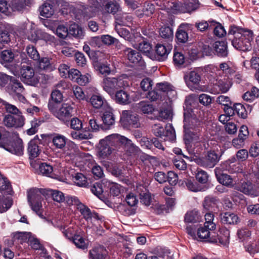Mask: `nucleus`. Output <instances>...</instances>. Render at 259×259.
Masks as SVG:
<instances>
[{"instance_id":"55","label":"nucleus","mask_w":259,"mask_h":259,"mask_svg":"<svg viewBox=\"0 0 259 259\" xmlns=\"http://www.w3.org/2000/svg\"><path fill=\"white\" fill-rule=\"evenodd\" d=\"M14 59V54L11 50H6L1 53V60L3 62H11Z\"/></svg>"},{"instance_id":"49","label":"nucleus","mask_w":259,"mask_h":259,"mask_svg":"<svg viewBox=\"0 0 259 259\" xmlns=\"http://www.w3.org/2000/svg\"><path fill=\"white\" fill-rule=\"evenodd\" d=\"M77 209L87 221L91 219L93 217L90 209L83 203L80 204Z\"/></svg>"},{"instance_id":"52","label":"nucleus","mask_w":259,"mask_h":259,"mask_svg":"<svg viewBox=\"0 0 259 259\" xmlns=\"http://www.w3.org/2000/svg\"><path fill=\"white\" fill-rule=\"evenodd\" d=\"M258 96L259 90L255 87H252L250 91H248L243 95V98L246 101H251Z\"/></svg>"},{"instance_id":"10","label":"nucleus","mask_w":259,"mask_h":259,"mask_svg":"<svg viewBox=\"0 0 259 259\" xmlns=\"http://www.w3.org/2000/svg\"><path fill=\"white\" fill-rule=\"evenodd\" d=\"M25 118L22 115H6L3 120L4 124L8 127L19 128L24 124Z\"/></svg>"},{"instance_id":"35","label":"nucleus","mask_w":259,"mask_h":259,"mask_svg":"<svg viewBox=\"0 0 259 259\" xmlns=\"http://www.w3.org/2000/svg\"><path fill=\"white\" fill-rule=\"evenodd\" d=\"M54 10L52 4L49 2L45 3L40 7V14L41 16L46 17L50 18L54 14Z\"/></svg>"},{"instance_id":"31","label":"nucleus","mask_w":259,"mask_h":259,"mask_svg":"<svg viewBox=\"0 0 259 259\" xmlns=\"http://www.w3.org/2000/svg\"><path fill=\"white\" fill-rule=\"evenodd\" d=\"M67 138L61 135L54 134L52 138V143L57 149L63 150L66 146Z\"/></svg>"},{"instance_id":"19","label":"nucleus","mask_w":259,"mask_h":259,"mask_svg":"<svg viewBox=\"0 0 259 259\" xmlns=\"http://www.w3.org/2000/svg\"><path fill=\"white\" fill-rule=\"evenodd\" d=\"M221 222L226 225H236L239 222L238 215L231 212H225L220 214Z\"/></svg>"},{"instance_id":"51","label":"nucleus","mask_w":259,"mask_h":259,"mask_svg":"<svg viewBox=\"0 0 259 259\" xmlns=\"http://www.w3.org/2000/svg\"><path fill=\"white\" fill-rule=\"evenodd\" d=\"M205 222L204 225L206 227H209L211 231H214L216 228L215 223L214 222V215L211 213H206L205 215Z\"/></svg>"},{"instance_id":"30","label":"nucleus","mask_w":259,"mask_h":259,"mask_svg":"<svg viewBox=\"0 0 259 259\" xmlns=\"http://www.w3.org/2000/svg\"><path fill=\"white\" fill-rule=\"evenodd\" d=\"M107 137L109 143L113 147L114 150H120V144L123 136L117 134H114Z\"/></svg>"},{"instance_id":"20","label":"nucleus","mask_w":259,"mask_h":259,"mask_svg":"<svg viewBox=\"0 0 259 259\" xmlns=\"http://www.w3.org/2000/svg\"><path fill=\"white\" fill-rule=\"evenodd\" d=\"M221 155L214 151H209L204 158V164L209 168L213 167L219 162Z\"/></svg>"},{"instance_id":"18","label":"nucleus","mask_w":259,"mask_h":259,"mask_svg":"<svg viewBox=\"0 0 259 259\" xmlns=\"http://www.w3.org/2000/svg\"><path fill=\"white\" fill-rule=\"evenodd\" d=\"M170 50L168 47H166L162 44H157L155 47V59L159 61H164L167 58Z\"/></svg>"},{"instance_id":"46","label":"nucleus","mask_w":259,"mask_h":259,"mask_svg":"<svg viewBox=\"0 0 259 259\" xmlns=\"http://www.w3.org/2000/svg\"><path fill=\"white\" fill-rule=\"evenodd\" d=\"M116 22L119 25H126L127 22L132 21V17L127 15L126 13H123L121 12L119 13L115 16Z\"/></svg>"},{"instance_id":"37","label":"nucleus","mask_w":259,"mask_h":259,"mask_svg":"<svg viewBox=\"0 0 259 259\" xmlns=\"http://www.w3.org/2000/svg\"><path fill=\"white\" fill-rule=\"evenodd\" d=\"M159 35L167 41L171 40L174 37L173 29L169 26H162L159 29Z\"/></svg>"},{"instance_id":"47","label":"nucleus","mask_w":259,"mask_h":259,"mask_svg":"<svg viewBox=\"0 0 259 259\" xmlns=\"http://www.w3.org/2000/svg\"><path fill=\"white\" fill-rule=\"evenodd\" d=\"M72 241L76 246L82 249H87L88 244L84 239L79 235H74L72 237Z\"/></svg>"},{"instance_id":"61","label":"nucleus","mask_w":259,"mask_h":259,"mask_svg":"<svg viewBox=\"0 0 259 259\" xmlns=\"http://www.w3.org/2000/svg\"><path fill=\"white\" fill-rule=\"evenodd\" d=\"M172 162L175 167L179 170H184L187 168L186 162L180 157L177 156L174 158Z\"/></svg>"},{"instance_id":"8","label":"nucleus","mask_w":259,"mask_h":259,"mask_svg":"<svg viewBox=\"0 0 259 259\" xmlns=\"http://www.w3.org/2000/svg\"><path fill=\"white\" fill-rule=\"evenodd\" d=\"M232 85V79L229 77L217 79L215 82L212 84L210 93L214 95L226 93L229 91Z\"/></svg>"},{"instance_id":"38","label":"nucleus","mask_w":259,"mask_h":259,"mask_svg":"<svg viewBox=\"0 0 259 259\" xmlns=\"http://www.w3.org/2000/svg\"><path fill=\"white\" fill-rule=\"evenodd\" d=\"M218 201L216 197L208 196L205 197L203 206L205 209L210 210L216 207Z\"/></svg>"},{"instance_id":"4","label":"nucleus","mask_w":259,"mask_h":259,"mask_svg":"<svg viewBox=\"0 0 259 259\" xmlns=\"http://www.w3.org/2000/svg\"><path fill=\"white\" fill-rule=\"evenodd\" d=\"M123 85V81L120 78L107 77L104 78L102 81L104 90L110 96L113 95Z\"/></svg>"},{"instance_id":"41","label":"nucleus","mask_w":259,"mask_h":259,"mask_svg":"<svg viewBox=\"0 0 259 259\" xmlns=\"http://www.w3.org/2000/svg\"><path fill=\"white\" fill-rule=\"evenodd\" d=\"M10 81L12 82L11 89L12 91L18 96L21 97V94L24 90V88L22 83L13 77H12Z\"/></svg>"},{"instance_id":"7","label":"nucleus","mask_w":259,"mask_h":259,"mask_svg":"<svg viewBox=\"0 0 259 259\" xmlns=\"http://www.w3.org/2000/svg\"><path fill=\"white\" fill-rule=\"evenodd\" d=\"M172 4L170 7L174 13H190L196 9L197 0H184L183 3Z\"/></svg>"},{"instance_id":"3","label":"nucleus","mask_w":259,"mask_h":259,"mask_svg":"<svg viewBox=\"0 0 259 259\" xmlns=\"http://www.w3.org/2000/svg\"><path fill=\"white\" fill-rule=\"evenodd\" d=\"M48 108L58 118L63 121H67L68 119L72 116L73 112L72 107L68 104H63L61 107L57 110L56 105L49 102Z\"/></svg>"},{"instance_id":"23","label":"nucleus","mask_w":259,"mask_h":259,"mask_svg":"<svg viewBox=\"0 0 259 259\" xmlns=\"http://www.w3.org/2000/svg\"><path fill=\"white\" fill-rule=\"evenodd\" d=\"M120 120L126 124L135 125L138 121V117L131 110H123L121 115Z\"/></svg>"},{"instance_id":"15","label":"nucleus","mask_w":259,"mask_h":259,"mask_svg":"<svg viewBox=\"0 0 259 259\" xmlns=\"http://www.w3.org/2000/svg\"><path fill=\"white\" fill-rule=\"evenodd\" d=\"M190 28V25L189 24H182L179 26L176 34L179 42L184 44L187 42L189 38L187 31Z\"/></svg>"},{"instance_id":"39","label":"nucleus","mask_w":259,"mask_h":259,"mask_svg":"<svg viewBox=\"0 0 259 259\" xmlns=\"http://www.w3.org/2000/svg\"><path fill=\"white\" fill-rule=\"evenodd\" d=\"M175 131L171 124H167L164 127L163 138L164 140L174 141L176 139Z\"/></svg>"},{"instance_id":"34","label":"nucleus","mask_w":259,"mask_h":259,"mask_svg":"<svg viewBox=\"0 0 259 259\" xmlns=\"http://www.w3.org/2000/svg\"><path fill=\"white\" fill-rule=\"evenodd\" d=\"M184 132V139L188 142L197 143L201 140V134L199 130L198 131L191 130Z\"/></svg>"},{"instance_id":"62","label":"nucleus","mask_w":259,"mask_h":259,"mask_svg":"<svg viewBox=\"0 0 259 259\" xmlns=\"http://www.w3.org/2000/svg\"><path fill=\"white\" fill-rule=\"evenodd\" d=\"M164 128L160 123H155L152 126L153 134L156 137L163 138Z\"/></svg>"},{"instance_id":"56","label":"nucleus","mask_w":259,"mask_h":259,"mask_svg":"<svg viewBox=\"0 0 259 259\" xmlns=\"http://www.w3.org/2000/svg\"><path fill=\"white\" fill-rule=\"evenodd\" d=\"M12 36L10 33L6 30L0 31V43L4 47L6 45H9L11 41Z\"/></svg>"},{"instance_id":"33","label":"nucleus","mask_w":259,"mask_h":259,"mask_svg":"<svg viewBox=\"0 0 259 259\" xmlns=\"http://www.w3.org/2000/svg\"><path fill=\"white\" fill-rule=\"evenodd\" d=\"M239 190L245 194L252 196L257 195V191L250 182H244L241 183Z\"/></svg>"},{"instance_id":"9","label":"nucleus","mask_w":259,"mask_h":259,"mask_svg":"<svg viewBox=\"0 0 259 259\" xmlns=\"http://www.w3.org/2000/svg\"><path fill=\"white\" fill-rule=\"evenodd\" d=\"M123 53L129 62L134 65L142 68L145 66L146 64L144 59L137 51L126 48L123 50Z\"/></svg>"},{"instance_id":"28","label":"nucleus","mask_w":259,"mask_h":259,"mask_svg":"<svg viewBox=\"0 0 259 259\" xmlns=\"http://www.w3.org/2000/svg\"><path fill=\"white\" fill-rule=\"evenodd\" d=\"M216 54L220 57H226L228 56L227 42L224 41H217L213 45Z\"/></svg>"},{"instance_id":"44","label":"nucleus","mask_w":259,"mask_h":259,"mask_svg":"<svg viewBox=\"0 0 259 259\" xmlns=\"http://www.w3.org/2000/svg\"><path fill=\"white\" fill-rule=\"evenodd\" d=\"M68 31L69 34L75 37L80 38L83 36V31L81 28L75 23L72 24L70 25Z\"/></svg>"},{"instance_id":"63","label":"nucleus","mask_w":259,"mask_h":259,"mask_svg":"<svg viewBox=\"0 0 259 259\" xmlns=\"http://www.w3.org/2000/svg\"><path fill=\"white\" fill-rule=\"evenodd\" d=\"M73 179L74 183L78 186H85L87 183L86 177L81 173L76 174Z\"/></svg>"},{"instance_id":"27","label":"nucleus","mask_w":259,"mask_h":259,"mask_svg":"<svg viewBox=\"0 0 259 259\" xmlns=\"http://www.w3.org/2000/svg\"><path fill=\"white\" fill-rule=\"evenodd\" d=\"M107 250L103 246L94 247L90 251L89 256L92 259H105Z\"/></svg>"},{"instance_id":"11","label":"nucleus","mask_w":259,"mask_h":259,"mask_svg":"<svg viewBox=\"0 0 259 259\" xmlns=\"http://www.w3.org/2000/svg\"><path fill=\"white\" fill-rule=\"evenodd\" d=\"M197 235L201 241L210 242H218V239L213 231L209 229V227H203L199 228L197 230Z\"/></svg>"},{"instance_id":"25","label":"nucleus","mask_w":259,"mask_h":259,"mask_svg":"<svg viewBox=\"0 0 259 259\" xmlns=\"http://www.w3.org/2000/svg\"><path fill=\"white\" fill-rule=\"evenodd\" d=\"M114 1H110L104 7L103 10L101 12L102 14H111L116 16L119 13L121 12V8L118 3Z\"/></svg>"},{"instance_id":"24","label":"nucleus","mask_w":259,"mask_h":259,"mask_svg":"<svg viewBox=\"0 0 259 259\" xmlns=\"http://www.w3.org/2000/svg\"><path fill=\"white\" fill-rule=\"evenodd\" d=\"M32 235L30 232H16L12 234V240L13 243L22 244L23 242L28 241Z\"/></svg>"},{"instance_id":"12","label":"nucleus","mask_w":259,"mask_h":259,"mask_svg":"<svg viewBox=\"0 0 259 259\" xmlns=\"http://www.w3.org/2000/svg\"><path fill=\"white\" fill-rule=\"evenodd\" d=\"M98 154L102 158L109 156L113 150H114L113 147L110 145L108 137L100 141L99 146Z\"/></svg>"},{"instance_id":"26","label":"nucleus","mask_w":259,"mask_h":259,"mask_svg":"<svg viewBox=\"0 0 259 259\" xmlns=\"http://www.w3.org/2000/svg\"><path fill=\"white\" fill-rule=\"evenodd\" d=\"M115 100L116 103L121 105H127L131 103L130 94L127 92L120 89L116 92Z\"/></svg>"},{"instance_id":"54","label":"nucleus","mask_w":259,"mask_h":259,"mask_svg":"<svg viewBox=\"0 0 259 259\" xmlns=\"http://www.w3.org/2000/svg\"><path fill=\"white\" fill-rule=\"evenodd\" d=\"M12 200L10 198H4L0 195V212L7 211L12 205Z\"/></svg>"},{"instance_id":"22","label":"nucleus","mask_w":259,"mask_h":259,"mask_svg":"<svg viewBox=\"0 0 259 259\" xmlns=\"http://www.w3.org/2000/svg\"><path fill=\"white\" fill-rule=\"evenodd\" d=\"M46 189H39L37 188L30 189L28 191L27 199L28 202L41 200V195L46 196Z\"/></svg>"},{"instance_id":"40","label":"nucleus","mask_w":259,"mask_h":259,"mask_svg":"<svg viewBox=\"0 0 259 259\" xmlns=\"http://www.w3.org/2000/svg\"><path fill=\"white\" fill-rule=\"evenodd\" d=\"M137 108L144 114H149L154 111L153 105L145 101H141L137 104Z\"/></svg>"},{"instance_id":"29","label":"nucleus","mask_w":259,"mask_h":259,"mask_svg":"<svg viewBox=\"0 0 259 259\" xmlns=\"http://www.w3.org/2000/svg\"><path fill=\"white\" fill-rule=\"evenodd\" d=\"M122 150L131 154L137 151V147L132 143L131 140L123 136L120 144V151H122Z\"/></svg>"},{"instance_id":"48","label":"nucleus","mask_w":259,"mask_h":259,"mask_svg":"<svg viewBox=\"0 0 259 259\" xmlns=\"http://www.w3.org/2000/svg\"><path fill=\"white\" fill-rule=\"evenodd\" d=\"M139 50L151 58L152 47L150 43L143 40L138 45Z\"/></svg>"},{"instance_id":"53","label":"nucleus","mask_w":259,"mask_h":259,"mask_svg":"<svg viewBox=\"0 0 259 259\" xmlns=\"http://www.w3.org/2000/svg\"><path fill=\"white\" fill-rule=\"evenodd\" d=\"M40 172L44 176L48 177H52L53 168V166L46 163H42L39 167Z\"/></svg>"},{"instance_id":"1","label":"nucleus","mask_w":259,"mask_h":259,"mask_svg":"<svg viewBox=\"0 0 259 259\" xmlns=\"http://www.w3.org/2000/svg\"><path fill=\"white\" fill-rule=\"evenodd\" d=\"M228 34L234 35L232 44L237 50L244 52L251 48L250 41L253 39L252 31L246 30L233 25L230 27Z\"/></svg>"},{"instance_id":"45","label":"nucleus","mask_w":259,"mask_h":259,"mask_svg":"<svg viewBox=\"0 0 259 259\" xmlns=\"http://www.w3.org/2000/svg\"><path fill=\"white\" fill-rule=\"evenodd\" d=\"M90 102L95 108L99 109L106 103V101L102 96L94 95L90 98Z\"/></svg>"},{"instance_id":"64","label":"nucleus","mask_w":259,"mask_h":259,"mask_svg":"<svg viewBox=\"0 0 259 259\" xmlns=\"http://www.w3.org/2000/svg\"><path fill=\"white\" fill-rule=\"evenodd\" d=\"M235 110L237 115L243 119H245L247 116V111L244 106L240 103L235 104Z\"/></svg>"},{"instance_id":"6","label":"nucleus","mask_w":259,"mask_h":259,"mask_svg":"<svg viewBox=\"0 0 259 259\" xmlns=\"http://www.w3.org/2000/svg\"><path fill=\"white\" fill-rule=\"evenodd\" d=\"M184 132L199 130L201 124L200 121L192 113L191 110H185L184 113Z\"/></svg>"},{"instance_id":"32","label":"nucleus","mask_w":259,"mask_h":259,"mask_svg":"<svg viewBox=\"0 0 259 259\" xmlns=\"http://www.w3.org/2000/svg\"><path fill=\"white\" fill-rule=\"evenodd\" d=\"M27 152L29 154V157L31 159L36 158L39 154L40 150L39 149L38 146L36 143L35 138L29 142Z\"/></svg>"},{"instance_id":"36","label":"nucleus","mask_w":259,"mask_h":259,"mask_svg":"<svg viewBox=\"0 0 259 259\" xmlns=\"http://www.w3.org/2000/svg\"><path fill=\"white\" fill-rule=\"evenodd\" d=\"M46 192V196H51L53 199L58 202H62L65 200L64 194L58 190H54L52 189H46L45 191Z\"/></svg>"},{"instance_id":"58","label":"nucleus","mask_w":259,"mask_h":259,"mask_svg":"<svg viewBox=\"0 0 259 259\" xmlns=\"http://www.w3.org/2000/svg\"><path fill=\"white\" fill-rule=\"evenodd\" d=\"M31 207L32 209L36 212L40 217L42 218V209L41 200L28 202Z\"/></svg>"},{"instance_id":"5","label":"nucleus","mask_w":259,"mask_h":259,"mask_svg":"<svg viewBox=\"0 0 259 259\" xmlns=\"http://www.w3.org/2000/svg\"><path fill=\"white\" fill-rule=\"evenodd\" d=\"M20 73L21 79L24 83L32 86H36L38 83L39 79L35 75L34 70L31 66H21Z\"/></svg>"},{"instance_id":"21","label":"nucleus","mask_w":259,"mask_h":259,"mask_svg":"<svg viewBox=\"0 0 259 259\" xmlns=\"http://www.w3.org/2000/svg\"><path fill=\"white\" fill-rule=\"evenodd\" d=\"M139 193V199L140 202L145 205L149 206L152 201V198L150 193L143 186H140L137 189Z\"/></svg>"},{"instance_id":"16","label":"nucleus","mask_w":259,"mask_h":259,"mask_svg":"<svg viewBox=\"0 0 259 259\" xmlns=\"http://www.w3.org/2000/svg\"><path fill=\"white\" fill-rule=\"evenodd\" d=\"M32 0H13L10 7L13 12H23L27 6H30Z\"/></svg>"},{"instance_id":"42","label":"nucleus","mask_w":259,"mask_h":259,"mask_svg":"<svg viewBox=\"0 0 259 259\" xmlns=\"http://www.w3.org/2000/svg\"><path fill=\"white\" fill-rule=\"evenodd\" d=\"M218 239V242L225 246L229 244L230 231L227 229H223L220 231L219 235H216Z\"/></svg>"},{"instance_id":"2","label":"nucleus","mask_w":259,"mask_h":259,"mask_svg":"<svg viewBox=\"0 0 259 259\" xmlns=\"http://www.w3.org/2000/svg\"><path fill=\"white\" fill-rule=\"evenodd\" d=\"M201 76L195 71H191L185 73L184 79L187 87L192 91L204 92L205 87L201 85Z\"/></svg>"},{"instance_id":"13","label":"nucleus","mask_w":259,"mask_h":259,"mask_svg":"<svg viewBox=\"0 0 259 259\" xmlns=\"http://www.w3.org/2000/svg\"><path fill=\"white\" fill-rule=\"evenodd\" d=\"M101 118L103 121L102 129L103 130H108L110 126L115 123V116L113 113V109L111 108H108L104 111Z\"/></svg>"},{"instance_id":"59","label":"nucleus","mask_w":259,"mask_h":259,"mask_svg":"<svg viewBox=\"0 0 259 259\" xmlns=\"http://www.w3.org/2000/svg\"><path fill=\"white\" fill-rule=\"evenodd\" d=\"M109 171L112 175L119 178L121 181L125 182L126 181V180L124 178L121 168L117 165H113L111 168H110Z\"/></svg>"},{"instance_id":"43","label":"nucleus","mask_w":259,"mask_h":259,"mask_svg":"<svg viewBox=\"0 0 259 259\" xmlns=\"http://www.w3.org/2000/svg\"><path fill=\"white\" fill-rule=\"evenodd\" d=\"M198 220L199 212L196 209L188 211L185 215L184 221L186 223H194Z\"/></svg>"},{"instance_id":"14","label":"nucleus","mask_w":259,"mask_h":259,"mask_svg":"<svg viewBox=\"0 0 259 259\" xmlns=\"http://www.w3.org/2000/svg\"><path fill=\"white\" fill-rule=\"evenodd\" d=\"M0 147H3L6 150L18 156H21L23 154L24 148L22 141L20 139L17 140L11 145H5L0 143Z\"/></svg>"},{"instance_id":"17","label":"nucleus","mask_w":259,"mask_h":259,"mask_svg":"<svg viewBox=\"0 0 259 259\" xmlns=\"http://www.w3.org/2000/svg\"><path fill=\"white\" fill-rule=\"evenodd\" d=\"M215 174L219 183L229 188H233L234 186L233 179L227 174L222 173L221 170L218 168L215 169Z\"/></svg>"},{"instance_id":"50","label":"nucleus","mask_w":259,"mask_h":259,"mask_svg":"<svg viewBox=\"0 0 259 259\" xmlns=\"http://www.w3.org/2000/svg\"><path fill=\"white\" fill-rule=\"evenodd\" d=\"M216 22L213 21H201L195 23V27L200 31H204L208 29H212V26H214Z\"/></svg>"},{"instance_id":"60","label":"nucleus","mask_w":259,"mask_h":259,"mask_svg":"<svg viewBox=\"0 0 259 259\" xmlns=\"http://www.w3.org/2000/svg\"><path fill=\"white\" fill-rule=\"evenodd\" d=\"M26 52L29 57L34 60H39V55L36 48L32 45H29L26 48Z\"/></svg>"},{"instance_id":"57","label":"nucleus","mask_w":259,"mask_h":259,"mask_svg":"<svg viewBox=\"0 0 259 259\" xmlns=\"http://www.w3.org/2000/svg\"><path fill=\"white\" fill-rule=\"evenodd\" d=\"M70 134L73 139L76 140L89 139L92 137V135L90 133L86 131L79 132L73 131Z\"/></svg>"}]
</instances>
